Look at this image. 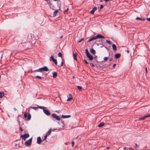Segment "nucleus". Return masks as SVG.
<instances>
[{"label": "nucleus", "instance_id": "a19ab883", "mask_svg": "<svg viewBox=\"0 0 150 150\" xmlns=\"http://www.w3.org/2000/svg\"><path fill=\"white\" fill-rule=\"evenodd\" d=\"M63 64H64V62H63V61H62L61 62V66H63Z\"/></svg>", "mask_w": 150, "mask_h": 150}, {"label": "nucleus", "instance_id": "bb28decb", "mask_svg": "<svg viewBox=\"0 0 150 150\" xmlns=\"http://www.w3.org/2000/svg\"><path fill=\"white\" fill-rule=\"evenodd\" d=\"M106 42L107 43H108L109 44H111V42L110 40H106Z\"/></svg>", "mask_w": 150, "mask_h": 150}, {"label": "nucleus", "instance_id": "58836bf2", "mask_svg": "<svg viewBox=\"0 0 150 150\" xmlns=\"http://www.w3.org/2000/svg\"><path fill=\"white\" fill-rule=\"evenodd\" d=\"M74 142H71V144H72V147H73L74 146Z\"/></svg>", "mask_w": 150, "mask_h": 150}, {"label": "nucleus", "instance_id": "a18cd8bd", "mask_svg": "<svg viewBox=\"0 0 150 150\" xmlns=\"http://www.w3.org/2000/svg\"><path fill=\"white\" fill-rule=\"evenodd\" d=\"M127 147H124V149H124V150H127Z\"/></svg>", "mask_w": 150, "mask_h": 150}, {"label": "nucleus", "instance_id": "7ed1b4c3", "mask_svg": "<svg viewBox=\"0 0 150 150\" xmlns=\"http://www.w3.org/2000/svg\"><path fill=\"white\" fill-rule=\"evenodd\" d=\"M48 71L49 69L46 66H45L41 68L35 70L34 71L42 72V71Z\"/></svg>", "mask_w": 150, "mask_h": 150}, {"label": "nucleus", "instance_id": "b1692460", "mask_svg": "<svg viewBox=\"0 0 150 150\" xmlns=\"http://www.w3.org/2000/svg\"><path fill=\"white\" fill-rule=\"evenodd\" d=\"M4 93L3 92H0V98H2L4 96Z\"/></svg>", "mask_w": 150, "mask_h": 150}, {"label": "nucleus", "instance_id": "412c9836", "mask_svg": "<svg viewBox=\"0 0 150 150\" xmlns=\"http://www.w3.org/2000/svg\"><path fill=\"white\" fill-rule=\"evenodd\" d=\"M136 19L137 20H139L141 21H144L145 20V19H142L139 17H137L136 18Z\"/></svg>", "mask_w": 150, "mask_h": 150}, {"label": "nucleus", "instance_id": "4468645a", "mask_svg": "<svg viewBox=\"0 0 150 150\" xmlns=\"http://www.w3.org/2000/svg\"><path fill=\"white\" fill-rule=\"evenodd\" d=\"M112 49L114 51H117V47L115 44H113L112 45Z\"/></svg>", "mask_w": 150, "mask_h": 150}, {"label": "nucleus", "instance_id": "6e6d98bb", "mask_svg": "<svg viewBox=\"0 0 150 150\" xmlns=\"http://www.w3.org/2000/svg\"><path fill=\"white\" fill-rule=\"evenodd\" d=\"M62 122L63 123V121H62Z\"/></svg>", "mask_w": 150, "mask_h": 150}, {"label": "nucleus", "instance_id": "864d4df0", "mask_svg": "<svg viewBox=\"0 0 150 150\" xmlns=\"http://www.w3.org/2000/svg\"><path fill=\"white\" fill-rule=\"evenodd\" d=\"M100 2H102V0H100Z\"/></svg>", "mask_w": 150, "mask_h": 150}, {"label": "nucleus", "instance_id": "4be33fe9", "mask_svg": "<svg viewBox=\"0 0 150 150\" xmlns=\"http://www.w3.org/2000/svg\"><path fill=\"white\" fill-rule=\"evenodd\" d=\"M58 11L57 10L53 12V16H55L57 14V13H58Z\"/></svg>", "mask_w": 150, "mask_h": 150}, {"label": "nucleus", "instance_id": "4d7b16f0", "mask_svg": "<svg viewBox=\"0 0 150 150\" xmlns=\"http://www.w3.org/2000/svg\"><path fill=\"white\" fill-rule=\"evenodd\" d=\"M54 0V1H57V0Z\"/></svg>", "mask_w": 150, "mask_h": 150}, {"label": "nucleus", "instance_id": "72a5a7b5", "mask_svg": "<svg viewBox=\"0 0 150 150\" xmlns=\"http://www.w3.org/2000/svg\"><path fill=\"white\" fill-rule=\"evenodd\" d=\"M127 150H134V149L131 148H127Z\"/></svg>", "mask_w": 150, "mask_h": 150}, {"label": "nucleus", "instance_id": "f704fd0d", "mask_svg": "<svg viewBox=\"0 0 150 150\" xmlns=\"http://www.w3.org/2000/svg\"><path fill=\"white\" fill-rule=\"evenodd\" d=\"M84 61L86 64H88V63L87 61L86 60L84 59Z\"/></svg>", "mask_w": 150, "mask_h": 150}, {"label": "nucleus", "instance_id": "37998d69", "mask_svg": "<svg viewBox=\"0 0 150 150\" xmlns=\"http://www.w3.org/2000/svg\"><path fill=\"white\" fill-rule=\"evenodd\" d=\"M20 129L21 132H22L23 131V129L21 127H20Z\"/></svg>", "mask_w": 150, "mask_h": 150}, {"label": "nucleus", "instance_id": "c9c22d12", "mask_svg": "<svg viewBox=\"0 0 150 150\" xmlns=\"http://www.w3.org/2000/svg\"><path fill=\"white\" fill-rule=\"evenodd\" d=\"M32 108L36 110L38 108V107H33Z\"/></svg>", "mask_w": 150, "mask_h": 150}, {"label": "nucleus", "instance_id": "7c9ffc66", "mask_svg": "<svg viewBox=\"0 0 150 150\" xmlns=\"http://www.w3.org/2000/svg\"><path fill=\"white\" fill-rule=\"evenodd\" d=\"M84 40V38H81V39L78 41V42L80 43V42H81V41L83 40Z\"/></svg>", "mask_w": 150, "mask_h": 150}, {"label": "nucleus", "instance_id": "09e8293b", "mask_svg": "<svg viewBox=\"0 0 150 150\" xmlns=\"http://www.w3.org/2000/svg\"><path fill=\"white\" fill-rule=\"evenodd\" d=\"M112 58H111L110 59V60H109V61H112Z\"/></svg>", "mask_w": 150, "mask_h": 150}, {"label": "nucleus", "instance_id": "5701e85b", "mask_svg": "<svg viewBox=\"0 0 150 150\" xmlns=\"http://www.w3.org/2000/svg\"><path fill=\"white\" fill-rule=\"evenodd\" d=\"M146 118H147V116L146 115V116L143 117H140L139 118V120H144Z\"/></svg>", "mask_w": 150, "mask_h": 150}, {"label": "nucleus", "instance_id": "dca6fc26", "mask_svg": "<svg viewBox=\"0 0 150 150\" xmlns=\"http://www.w3.org/2000/svg\"><path fill=\"white\" fill-rule=\"evenodd\" d=\"M57 75V74L56 72H53V78H55Z\"/></svg>", "mask_w": 150, "mask_h": 150}, {"label": "nucleus", "instance_id": "c756f323", "mask_svg": "<svg viewBox=\"0 0 150 150\" xmlns=\"http://www.w3.org/2000/svg\"><path fill=\"white\" fill-rule=\"evenodd\" d=\"M35 78L38 79H41L42 78V77L38 76H36Z\"/></svg>", "mask_w": 150, "mask_h": 150}, {"label": "nucleus", "instance_id": "8fccbe9b", "mask_svg": "<svg viewBox=\"0 0 150 150\" xmlns=\"http://www.w3.org/2000/svg\"><path fill=\"white\" fill-rule=\"evenodd\" d=\"M135 146L136 147H137V144H135Z\"/></svg>", "mask_w": 150, "mask_h": 150}, {"label": "nucleus", "instance_id": "9b49d317", "mask_svg": "<svg viewBox=\"0 0 150 150\" xmlns=\"http://www.w3.org/2000/svg\"><path fill=\"white\" fill-rule=\"evenodd\" d=\"M42 142V140L40 137H38L37 139V143L38 144H40Z\"/></svg>", "mask_w": 150, "mask_h": 150}, {"label": "nucleus", "instance_id": "9d476101", "mask_svg": "<svg viewBox=\"0 0 150 150\" xmlns=\"http://www.w3.org/2000/svg\"><path fill=\"white\" fill-rule=\"evenodd\" d=\"M43 112H44L47 115L49 116L50 115V113L49 111L47 110L46 109H43Z\"/></svg>", "mask_w": 150, "mask_h": 150}, {"label": "nucleus", "instance_id": "0eeeda50", "mask_svg": "<svg viewBox=\"0 0 150 150\" xmlns=\"http://www.w3.org/2000/svg\"><path fill=\"white\" fill-rule=\"evenodd\" d=\"M29 137V134H26L24 135H21V137L22 138L24 141H25L26 140V139L27 138Z\"/></svg>", "mask_w": 150, "mask_h": 150}, {"label": "nucleus", "instance_id": "6e6552de", "mask_svg": "<svg viewBox=\"0 0 150 150\" xmlns=\"http://www.w3.org/2000/svg\"><path fill=\"white\" fill-rule=\"evenodd\" d=\"M52 116L53 118L59 121L60 120V117L55 113L52 114Z\"/></svg>", "mask_w": 150, "mask_h": 150}, {"label": "nucleus", "instance_id": "f3484780", "mask_svg": "<svg viewBox=\"0 0 150 150\" xmlns=\"http://www.w3.org/2000/svg\"><path fill=\"white\" fill-rule=\"evenodd\" d=\"M105 125L104 122H102L100 123L98 126V127H100L103 126Z\"/></svg>", "mask_w": 150, "mask_h": 150}, {"label": "nucleus", "instance_id": "aec40b11", "mask_svg": "<svg viewBox=\"0 0 150 150\" xmlns=\"http://www.w3.org/2000/svg\"><path fill=\"white\" fill-rule=\"evenodd\" d=\"M69 96H70V97H69V98H68L67 99V101H71L73 99V98H72V96H71V94H69Z\"/></svg>", "mask_w": 150, "mask_h": 150}, {"label": "nucleus", "instance_id": "ea45409f", "mask_svg": "<svg viewBox=\"0 0 150 150\" xmlns=\"http://www.w3.org/2000/svg\"><path fill=\"white\" fill-rule=\"evenodd\" d=\"M145 70L146 73V74H147V67H146L145 68Z\"/></svg>", "mask_w": 150, "mask_h": 150}, {"label": "nucleus", "instance_id": "3c124183", "mask_svg": "<svg viewBox=\"0 0 150 150\" xmlns=\"http://www.w3.org/2000/svg\"><path fill=\"white\" fill-rule=\"evenodd\" d=\"M110 148V147H108L107 148V149H109Z\"/></svg>", "mask_w": 150, "mask_h": 150}, {"label": "nucleus", "instance_id": "f03ea898", "mask_svg": "<svg viewBox=\"0 0 150 150\" xmlns=\"http://www.w3.org/2000/svg\"><path fill=\"white\" fill-rule=\"evenodd\" d=\"M105 38V37L103 35H101L98 34L96 35V36L93 37H92L90 38V39H89L88 40V42H90L92 40H94L97 38Z\"/></svg>", "mask_w": 150, "mask_h": 150}, {"label": "nucleus", "instance_id": "5fc2aeb1", "mask_svg": "<svg viewBox=\"0 0 150 150\" xmlns=\"http://www.w3.org/2000/svg\"><path fill=\"white\" fill-rule=\"evenodd\" d=\"M62 37V36H61L60 37V38H61Z\"/></svg>", "mask_w": 150, "mask_h": 150}, {"label": "nucleus", "instance_id": "1a4fd4ad", "mask_svg": "<svg viewBox=\"0 0 150 150\" xmlns=\"http://www.w3.org/2000/svg\"><path fill=\"white\" fill-rule=\"evenodd\" d=\"M50 59V60L53 62L56 65H57V59H54L53 56H51Z\"/></svg>", "mask_w": 150, "mask_h": 150}, {"label": "nucleus", "instance_id": "c03bdc74", "mask_svg": "<svg viewBox=\"0 0 150 150\" xmlns=\"http://www.w3.org/2000/svg\"><path fill=\"white\" fill-rule=\"evenodd\" d=\"M116 64H113V67L114 68L116 66Z\"/></svg>", "mask_w": 150, "mask_h": 150}, {"label": "nucleus", "instance_id": "39448f33", "mask_svg": "<svg viewBox=\"0 0 150 150\" xmlns=\"http://www.w3.org/2000/svg\"><path fill=\"white\" fill-rule=\"evenodd\" d=\"M24 116L25 118H27V119L28 120H30L31 118V116L30 113H29L28 114L26 112L24 113Z\"/></svg>", "mask_w": 150, "mask_h": 150}, {"label": "nucleus", "instance_id": "ddd939ff", "mask_svg": "<svg viewBox=\"0 0 150 150\" xmlns=\"http://www.w3.org/2000/svg\"><path fill=\"white\" fill-rule=\"evenodd\" d=\"M121 56V54H120V53H117V54H116L115 55V58L116 59H118Z\"/></svg>", "mask_w": 150, "mask_h": 150}, {"label": "nucleus", "instance_id": "a211bd4d", "mask_svg": "<svg viewBox=\"0 0 150 150\" xmlns=\"http://www.w3.org/2000/svg\"><path fill=\"white\" fill-rule=\"evenodd\" d=\"M90 52L92 53L93 54H94L96 53V51L93 48H91L90 50Z\"/></svg>", "mask_w": 150, "mask_h": 150}, {"label": "nucleus", "instance_id": "393cba45", "mask_svg": "<svg viewBox=\"0 0 150 150\" xmlns=\"http://www.w3.org/2000/svg\"><path fill=\"white\" fill-rule=\"evenodd\" d=\"M52 132V129H50L46 133V134L47 135H50Z\"/></svg>", "mask_w": 150, "mask_h": 150}, {"label": "nucleus", "instance_id": "4c0bfd02", "mask_svg": "<svg viewBox=\"0 0 150 150\" xmlns=\"http://www.w3.org/2000/svg\"><path fill=\"white\" fill-rule=\"evenodd\" d=\"M103 7L104 6L103 5H101L100 7V9H102L103 8Z\"/></svg>", "mask_w": 150, "mask_h": 150}, {"label": "nucleus", "instance_id": "c85d7f7f", "mask_svg": "<svg viewBox=\"0 0 150 150\" xmlns=\"http://www.w3.org/2000/svg\"><path fill=\"white\" fill-rule=\"evenodd\" d=\"M77 87L79 90H81L82 89V87L80 86H77Z\"/></svg>", "mask_w": 150, "mask_h": 150}, {"label": "nucleus", "instance_id": "423d86ee", "mask_svg": "<svg viewBox=\"0 0 150 150\" xmlns=\"http://www.w3.org/2000/svg\"><path fill=\"white\" fill-rule=\"evenodd\" d=\"M32 142V138L30 139L28 141L25 142V144L27 146H29L31 145Z\"/></svg>", "mask_w": 150, "mask_h": 150}, {"label": "nucleus", "instance_id": "13d9d810", "mask_svg": "<svg viewBox=\"0 0 150 150\" xmlns=\"http://www.w3.org/2000/svg\"><path fill=\"white\" fill-rule=\"evenodd\" d=\"M149 150H150V149H149Z\"/></svg>", "mask_w": 150, "mask_h": 150}, {"label": "nucleus", "instance_id": "603ef678", "mask_svg": "<svg viewBox=\"0 0 150 150\" xmlns=\"http://www.w3.org/2000/svg\"><path fill=\"white\" fill-rule=\"evenodd\" d=\"M73 78H74H74H75V76H73Z\"/></svg>", "mask_w": 150, "mask_h": 150}, {"label": "nucleus", "instance_id": "79ce46f5", "mask_svg": "<svg viewBox=\"0 0 150 150\" xmlns=\"http://www.w3.org/2000/svg\"><path fill=\"white\" fill-rule=\"evenodd\" d=\"M146 19L148 21H150V17L149 18H147Z\"/></svg>", "mask_w": 150, "mask_h": 150}, {"label": "nucleus", "instance_id": "cd10ccee", "mask_svg": "<svg viewBox=\"0 0 150 150\" xmlns=\"http://www.w3.org/2000/svg\"><path fill=\"white\" fill-rule=\"evenodd\" d=\"M58 55L59 57H62V54L61 52H59Z\"/></svg>", "mask_w": 150, "mask_h": 150}, {"label": "nucleus", "instance_id": "e433bc0d", "mask_svg": "<svg viewBox=\"0 0 150 150\" xmlns=\"http://www.w3.org/2000/svg\"><path fill=\"white\" fill-rule=\"evenodd\" d=\"M108 59V57H104V61H106Z\"/></svg>", "mask_w": 150, "mask_h": 150}, {"label": "nucleus", "instance_id": "473e14b6", "mask_svg": "<svg viewBox=\"0 0 150 150\" xmlns=\"http://www.w3.org/2000/svg\"><path fill=\"white\" fill-rule=\"evenodd\" d=\"M47 135H47L46 134V135L45 136L44 138V139L45 140L46 139Z\"/></svg>", "mask_w": 150, "mask_h": 150}, {"label": "nucleus", "instance_id": "f8f14e48", "mask_svg": "<svg viewBox=\"0 0 150 150\" xmlns=\"http://www.w3.org/2000/svg\"><path fill=\"white\" fill-rule=\"evenodd\" d=\"M97 9V8L96 7H94L92 10L91 11L90 13L92 14H93L95 11Z\"/></svg>", "mask_w": 150, "mask_h": 150}, {"label": "nucleus", "instance_id": "f257e3e1", "mask_svg": "<svg viewBox=\"0 0 150 150\" xmlns=\"http://www.w3.org/2000/svg\"><path fill=\"white\" fill-rule=\"evenodd\" d=\"M31 40H28L26 42H24L21 43V44L23 46L25 47V49H31L33 44L32 42V41L33 40H35L36 38H35L34 37L33 38L32 36H31Z\"/></svg>", "mask_w": 150, "mask_h": 150}, {"label": "nucleus", "instance_id": "2eb2a0df", "mask_svg": "<svg viewBox=\"0 0 150 150\" xmlns=\"http://www.w3.org/2000/svg\"><path fill=\"white\" fill-rule=\"evenodd\" d=\"M71 116L70 115H62L61 117H62V118H68L69 117Z\"/></svg>", "mask_w": 150, "mask_h": 150}, {"label": "nucleus", "instance_id": "6ab92c4d", "mask_svg": "<svg viewBox=\"0 0 150 150\" xmlns=\"http://www.w3.org/2000/svg\"><path fill=\"white\" fill-rule=\"evenodd\" d=\"M73 58L75 60H77V54L76 53L75 54L74 53L73 54Z\"/></svg>", "mask_w": 150, "mask_h": 150}, {"label": "nucleus", "instance_id": "de8ad7c7", "mask_svg": "<svg viewBox=\"0 0 150 150\" xmlns=\"http://www.w3.org/2000/svg\"><path fill=\"white\" fill-rule=\"evenodd\" d=\"M68 10H69V8H67L66 10H65V11H65V12H67V11H68Z\"/></svg>", "mask_w": 150, "mask_h": 150}, {"label": "nucleus", "instance_id": "2f4dec72", "mask_svg": "<svg viewBox=\"0 0 150 150\" xmlns=\"http://www.w3.org/2000/svg\"><path fill=\"white\" fill-rule=\"evenodd\" d=\"M90 65L91 67H95V66L94 65V64L92 63H90Z\"/></svg>", "mask_w": 150, "mask_h": 150}, {"label": "nucleus", "instance_id": "a878e982", "mask_svg": "<svg viewBox=\"0 0 150 150\" xmlns=\"http://www.w3.org/2000/svg\"><path fill=\"white\" fill-rule=\"evenodd\" d=\"M38 108L42 109L43 110V109H45V108H46L44 107L39 106L38 107Z\"/></svg>", "mask_w": 150, "mask_h": 150}, {"label": "nucleus", "instance_id": "20e7f679", "mask_svg": "<svg viewBox=\"0 0 150 150\" xmlns=\"http://www.w3.org/2000/svg\"><path fill=\"white\" fill-rule=\"evenodd\" d=\"M85 52L87 57L90 60H92L93 59V57L90 54L87 49L86 50Z\"/></svg>", "mask_w": 150, "mask_h": 150}, {"label": "nucleus", "instance_id": "49530a36", "mask_svg": "<svg viewBox=\"0 0 150 150\" xmlns=\"http://www.w3.org/2000/svg\"><path fill=\"white\" fill-rule=\"evenodd\" d=\"M146 116H147V117H150V114L148 115H147Z\"/></svg>", "mask_w": 150, "mask_h": 150}]
</instances>
